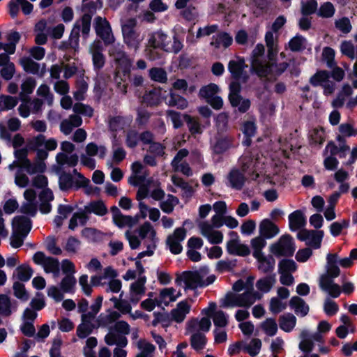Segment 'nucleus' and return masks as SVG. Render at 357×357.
Here are the masks:
<instances>
[{
    "label": "nucleus",
    "instance_id": "aec40b11",
    "mask_svg": "<svg viewBox=\"0 0 357 357\" xmlns=\"http://www.w3.org/2000/svg\"><path fill=\"white\" fill-rule=\"evenodd\" d=\"M162 98V89L159 87L146 92L143 96V100L148 106L154 107L160 104Z\"/></svg>",
    "mask_w": 357,
    "mask_h": 357
},
{
    "label": "nucleus",
    "instance_id": "9d476101",
    "mask_svg": "<svg viewBox=\"0 0 357 357\" xmlns=\"http://www.w3.org/2000/svg\"><path fill=\"white\" fill-rule=\"evenodd\" d=\"M19 4L21 5L22 13L24 15H29L33 11V5L27 0H10L8 7L9 14L12 18L17 16L20 10Z\"/></svg>",
    "mask_w": 357,
    "mask_h": 357
},
{
    "label": "nucleus",
    "instance_id": "0eeeda50",
    "mask_svg": "<svg viewBox=\"0 0 357 357\" xmlns=\"http://www.w3.org/2000/svg\"><path fill=\"white\" fill-rule=\"evenodd\" d=\"M247 68L243 57L238 56L236 60H230L228 63V70L231 73V78L235 80L242 79L243 82H247L248 76L244 73Z\"/></svg>",
    "mask_w": 357,
    "mask_h": 357
},
{
    "label": "nucleus",
    "instance_id": "09e8293b",
    "mask_svg": "<svg viewBox=\"0 0 357 357\" xmlns=\"http://www.w3.org/2000/svg\"><path fill=\"white\" fill-rule=\"evenodd\" d=\"M261 328L268 336H274L278 331V325L273 318L266 319L262 324Z\"/></svg>",
    "mask_w": 357,
    "mask_h": 357
},
{
    "label": "nucleus",
    "instance_id": "603ef678",
    "mask_svg": "<svg viewBox=\"0 0 357 357\" xmlns=\"http://www.w3.org/2000/svg\"><path fill=\"white\" fill-rule=\"evenodd\" d=\"M261 347V340L258 338H254L249 344L244 347V351L252 357H255L259 353Z\"/></svg>",
    "mask_w": 357,
    "mask_h": 357
},
{
    "label": "nucleus",
    "instance_id": "cd10ccee",
    "mask_svg": "<svg viewBox=\"0 0 357 357\" xmlns=\"http://www.w3.org/2000/svg\"><path fill=\"white\" fill-rule=\"evenodd\" d=\"M220 92V87L215 83H210L201 87L199 91V97L206 101L216 96Z\"/></svg>",
    "mask_w": 357,
    "mask_h": 357
},
{
    "label": "nucleus",
    "instance_id": "f3484780",
    "mask_svg": "<svg viewBox=\"0 0 357 357\" xmlns=\"http://www.w3.org/2000/svg\"><path fill=\"white\" fill-rule=\"evenodd\" d=\"M166 104L171 107H176L178 109H184L188 107V102L183 96L170 90L169 98L166 101Z\"/></svg>",
    "mask_w": 357,
    "mask_h": 357
},
{
    "label": "nucleus",
    "instance_id": "7ed1b4c3",
    "mask_svg": "<svg viewBox=\"0 0 357 357\" xmlns=\"http://www.w3.org/2000/svg\"><path fill=\"white\" fill-rule=\"evenodd\" d=\"M94 29L96 35L103 40L106 46L114 42L115 39L111 26L106 18H102L100 16L96 17L94 19Z\"/></svg>",
    "mask_w": 357,
    "mask_h": 357
},
{
    "label": "nucleus",
    "instance_id": "bf43d9fd",
    "mask_svg": "<svg viewBox=\"0 0 357 357\" xmlns=\"http://www.w3.org/2000/svg\"><path fill=\"white\" fill-rule=\"evenodd\" d=\"M139 218L140 216L138 214L134 217L130 215H124L122 214L119 220L120 221L118 222L116 226L119 228H123L125 226L132 227L139 222Z\"/></svg>",
    "mask_w": 357,
    "mask_h": 357
},
{
    "label": "nucleus",
    "instance_id": "a19ab883",
    "mask_svg": "<svg viewBox=\"0 0 357 357\" xmlns=\"http://www.w3.org/2000/svg\"><path fill=\"white\" fill-rule=\"evenodd\" d=\"M94 328H98L97 324L82 322L77 327L76 333L80 339H84L89 335Z\"/></svg>",
    "mask_w": 357,
    "mask_h": 357
},
{
    "label": "nucleus",
    "instance_id": "6e6552de",
    "mask_svg": "<svg viewBox=\"0 0 357 357\" xmlns=\"http://www.w3.org/2000/svg\"><path fill=\"white\" fill-rule=\"evenodd\" d=\"M103 46L100 40L95 41L91 46L93 66L95 71L101 70L106 61L105 56L102 53Z\"/></svg>",
    "mask_w": 357,
    "mask_h": 357
},
{
    "label": "nucleus",
    "instance_id": "e433bc0d",
    "mask_svg": "<svg viewBox=\"0 0 357 357\" xmlns=\"http://www.w3.org/2000/svg\"><path fill=\"white\" fill-rule=\"evenodd\" d=\"M20 63L25 72L33 75L38 74L40 70V64L33 61L31 58H22L20 61Z\"/></svg>",
    "mask_w": 357,
    "mask_h": 357
},
{
    "label": "nucleus",
    "instance_id": "9b49d317",
    "mask_svg": "<svg viewBox=\"0 0 357 357\" xmlns=\"http://www.w3.org/2000/svg\"><path fill=\"white\" fill-rule=\"evenodd\" d=\"M250 72L260 78H265L273 73V65L264 64L260 59L254 58L252 60Z\"/></svg>",
    "mask_w": 357,
    "mask_h": 357
},
{
    "label": "nucleus",
    "instance_id": "f03ea898",
    "mask_svg": "<svg viewBox=\"0 0 357 357\" xmlns=\"http://www.w3.org/2000/svg\"><path fill=\"white\" fill-rule=\"evenodd\" d=\"M270 250L276 257H292L296 250L293 237L288 234L282 235L278 242L271 245Z\"/></svg>",
    "mask_w": 357,
    "mask_h": 357
},
{
    "label": "nucleus",
    "instance_id": "c03bdc74",
    "mask_svg": "<svg viewBox=\"0 0 357 357\" xmlns=\"http://www.w3.org/2000/svg\"><path fill=\"white\" fill-rule=\"evenodd\" d=\"M137 347L142 351L137 354L135 357H149V355L155 349V347L153 344L142 339L137 342Z\"/></svg>",
    "mask_w": 357,
    "mask_h": 357
},
{
    "label": "nucleus",
    "instance_id": "052dcab7",
    "mask_svg": "<svg viewBox=\"0 0 357 357\" xmlns=\"http://www.w3.org/2000/svg\"><path fill=\"white\" fill-rule=\"evenodd\" d=\"M349 225V220H343L342 222H334L330 225L331 234L337 237L340 235L344 228H347Z\"/></svg>",
    "mask_w": 357,
    "mask_h": 357
},
{
    "label": "nucleus",
    "instance_id": "423d86ee",
    "mask_svg": "<svg viewBox=\"0 0 357 357\" xmlns=\"http://www.w3.org/2000/svg\"><path fill=\"white\" fill-rule=\"evenodd\" d=\"M183 281L185 284V289L194 290L197 287H201L202 276L199 271H185L182 273V275L178 276L176 279V283H179Z\"/></svg>",
    "mask_w": 357,
    "mask_h": 357
},
{
    "label": "nucleus",
    "instance_id": "ddd939ff",
    "mask_svg": "<svg viewBox=\"0 0 357 357\" xmlns=\"http://www.w3.org/2000/svg\"><path fill=\"white\" fill-rule=\"evenodd\" d=\"M259 234L262 237L270 239L279 233V227L269 219H264L259 224Z\"/></svg>",
    "mask_w": 357,
    "mask_h": 357
},
{
    "label": "nucleus",
    "instance_id": "20e7f679",
    "mask_svg": "<svg viewBox=\"0 0 357 357\" xmlns=\"http://www.w3.org/2000/svg\"><path fill=\"white\" fill-rule=\"evenodd\" d=\"M135 26V20L130 19L127 24L122 26V33L123 40L128 47L137 51L139 48V41L137 39L138 36L134 29Z\"/></svg>",
    "mask_w": 357,
    "mask_h": 357
},
{
    "label": "nucleus",
    "instance_id": "864d4df0",
    "mask_svg": "<svg viewBox=\"0 0 357 357\" xmlns=\"http://www.w3.org/2000/svg\"><path fill=\"white\" fill-rule=\"evenodd\" d=\"M116 335H128L130 333V325L126 321H118L109 328Z\"/></svg>",
    "mask_w": 357,
    "mask_h": 357
},
{
    "label": "nucleus",
    "instance_id": "6ab92c4d",
    "mask_svg": "<svg viewBox=\"0 0 357 357\" xmlns=\"http://www.w3.org/2000/svg\"><path fill=\"white\" fill-rule=\"evenodd\" d=\"M257 259L259 261L258 269L259 271L264 273H268L274 270L275 260L272 255L264 256L262 252H260Z\"/></svg>",
    "mask_w": 357,
    "mask_h": 357
},
{
    "label": "nucleus",
    "instance_id": "8fccbe9b",
    "mask_svg": "<svg viewBox=\"0 0 357 357\" xmlns=\"http://www.w3.org/2000/svg\"><path fill=\"white\" fill-rule=\"evenodd\" d=\"M335 9L331 2L327 1L321 5L317 15L324 18H330L335 14Z\"/></svg>",
    "mask_w": 357,
    "mask_h": 357
},
{
    "label": "nucleus",
    "instance_id": "39448f33",
    "mask_svg": "<svg viewBox=\"0 0 357 357\" xmlns=\"http://www.w3.org/2000/svg\"><path fill=\"white\" fill-rule=\"evenodd\" d=\"M234 139L229 135L217 136L214 142L211 144V149L213 155H222L233 148Z\"/></svg>",
    "mask_w": 357,
    "mask_h": 357
},
{
    "label": "nucleus",
    "instance_id": "774afa93",
    "mask_svg": "<svg viewBox=\"0 0 357 357\" xmlns=\"http://www.w3.org/2000/svg\"><path fill=\"white\" fill-rule=\"evenodd\" d=\"M167 116L171 119L174 128L178 129L183 126L184 120L182 119L180 112L169 109L167 111Z\"/></svg>",
    "mask_w": 357,
    "mask_h": 357
},
{
    "label": "nucleus",
    "instance_id": "f8f14e48",
    "mask_svg": "<svg viewBox=\"0 0 357 357\" xmlns=\"http://www.w3.org/2000/svg\"><path fill=\"white\" fill-rule=\"evenodd\" d=\"M306 223V217L301 210H296L289 215V227L291 231L304 227Z\"/></svg>",
    "mask_w": 357,
    "mask_h": 357
},
{
    "label": "nucleus",
    "instance_id": "ea45409f",
    "mask_svg": "<svg viewBox=\"0 0 357 357\" xmlns=\"http://www.w3.org/2000/svg\"><path fill=\"white\" fill-rule=\"evenodd\" d=\"M301 13L303 16H309L315 13L317 10L318 3L317 0L302 1Z\"/></svg>",
    "mask_w": 357,
    "mask_h": 357
},
{
    "label": "nucleus",
    "instance_id": "4d7b16f0",
    "mask_svg": "<svg viewBox=\"0 0 357 357\" xmlns=\"http://www.w3.org/2000/svg\"><path fill=\"white\" fill-rule=\"evenodd\" d=\"M237 306L248 308L254 304V299L251 300L250 293L245 291L243 294H236Z\"/></svg>",
    "mask_w": 357,
    "mask_h": 357
},
{
    "label": "nucleus",
    "instance_id": "0e129e2a",
    "mask_svg": "<svg viewBox=\"0 0 357 357\" xmlns=\"http://www.w3.org/2000/svg\"><path fill=\"white\" fill-rule=\"evenodd\" d=\"M45 136L43 134H39L28 142L27 147L30 151H36L42 146H45Z\"/></svg>",
    "mask_w": 357,
    "mask_h": 357
},
{
    "label": "nucleus",
    "instance_id": "a878e982",
    "mask_svg": "<svg viewBox=\"0 0 357 357\" xmlns=\"http://www.w3.org/2000/svg\"><path fill=\"white\" fill-rule=\"evenodd\" d=\"M22 167L30 175L36 173H43L46 170L45 162H35L31 163L29 159L22 163Z\"/></svg>",
    "mask_w": 357,
    "mask_h": 357
},
{
    "label": "nucleus",
    "instance_id": "338daca9",
    "mask_svg": "<svg viewBox=\"0 0 357 357\" xmlns=\"http://www.w3.org/2000/svg\"><path fill=\"white\" fill-rule=\"evenodd\" d=\"M335 26L336 29H337L344 34L349 33L352 29L349 19L346 17L336 20L335 22Z\"/></svg>",
    "mask_w": 357,
    "mask_h": 357
},
{
    "label": "nucleus",
    "instance_id": "680f3d73",
    "mask_svg": "<svg viewBox=\"0 0 357 357\" xmlns=\"http://www.w3.org/2000/svg\"><path fill=\"white\" fill-rule=\"evenodd\" d=\"M335 50L330 47H326L323 50L322 56L323 59L326 61L327 66L330 68H333L336 65L335 61Z\"/></svg>",
    "mask_w": 357,
    "mask_h": 357
},
{
    "label": "nucleus",
    "instance_id": "c85d7f7f",
    "mask_svg": "<svg viewBox=\"0 0 357 357\" xmlns=\"http://www.w3.org/2000/svg\"><path fill=\"white\" fill-rule=\"evenodd\" d=\"M331 77V73L326 70H318L310 78V83L317 87L322 86Z\"/></svg>",
    "mask_w": 357,
    "mask_h": 357
},
{
    "label": "nucleus",
    "instance_id": "473e14b6",
    "mask_svg": "<svg viewBox=\"0 0 357 357\" xmlns=\"http://www.w3.org/2000/svg\"><path fill=\"white\" fill-rule=\"evenodd\" d=\"M77 283L76 278L72 274H67L61 281L60 287L64 293L73 294Z\"/></svg>",
    "mask_w": 357,
    "mask_h": 357
},
{
    "label": "nucleus",
    "instance_id": "49530a36",
    "mask_svg": "<svg viewBox=\"0 0 357 357\" xmlns=\"http://www.w3.org/2000/svg\"><path fill=\"white\" fill-rule=\"evenodd\" d=\"M11 313V302L9 296L6 294H0V314L8 317Z\"/></svg>",
    "mask_w": 357,
    "mask_h": 357
},
{
    "label": "nucleus",
    "instance_id": "a18cd8bd",
    "mask_svg": "<svg viewBox=\"0 0 357 357\" xmlns=\"http://www.w3.org/2000/svg\"><path fill=\"white\" fill-rule=\"evenodd\" d=\"M149 76L153 81L165 83L167 80L166 71L161 68L153 67L149 70Z\"/></svg>",
    "mask_w": 357,
    "mask_h": 357
},
{
    "label": "nucleus",
    "instance_id": "37998d69",
    "mask_svg": "<svg viewBox=\"0 0 357 357\" xmlns=\"http://www.w3.org/2000/svg\"><path fill=\"white\" fill-rule=\"evenodd\" d=\"M43 266L47 273H52L55 276L59 273V261L56 258L48 257Z\"/></svg>",
    "mask_w": 357,
    "mask_h": 357
},
{
    "label": "nucleus",
    "instance_id": "72a5a7b5",
    "mask_svg": "<svg viewBox=\"0 0 357 357\" xmlns=\"http://www.w3.org/2000/svg\"><path fill=\"white\" fill-rule=\"evenodd\" d=\"M207 342L206 337L204 334L197 332L190 337V345L195 351H200L204 348Z\"/></svg>",
    "mask_w": 357,
    "mask_h": 357
},
{
    "label": "nucleus",
    "instance_id": "c756f323",
    "mask_svg": "<svg viewBox=\"0 0 357 357\" xmlns=\"http://www.w3.org/2000/svg\"><path fill=\"white\" fill-rule=\"evenodd\" d=\"M184 121L188 128L190 132L192 135L202 133V128L199 121L195 117L192 116L188 114H184L183 115Z\"/></svg>",
    "mask_w": 357,
    "mask_h": 357
},
{
    "label": "nucleus",
    "instance_id": "de8ad7c7",
    "mask_svg": "<svg viewBox=\"0 0 357 357\" xmlns=\"http://www.w3.org/2000/svg\"><path fill=\"white\" fill-rule=\"evenodd\" d=\"M171 180L173 184L177 187L181 188L182 190L188 193V196L191 197L193 193V189L191 185L188 184L183 178L179 177L176 175H172Z\"/></svg>",
    "mask_w": 357,
    "mask_h": 357
},
{
    "label": "nucleus",
    "instance_id": "69168bd1",
    "mask_svg": "<svg viewBox=\"0 0 357 357\" xmlns=\"http://www.w3.org/2000/svg\"><path fill=\"white\" fill-rule=\"evenodd\" d=\"M73 109L75 114H82L89 117H91L93 114V109L91 106L82 102H76L73 105Z\"/></svg>",
    "mask_w": 357,
    "mask_h": 357
},
{
    "label": "nucleus",
    "instance_id": "1a4fd4ad",
    "mask_svg": "<svg viewBox=\"0 0 357 357\" xmlns=\"http://www.w3.org/2000/svg\"><path fill=\"white\" fill-rule=\"evenodd\" d=\"M13 231L22 234L26 236L32 228L31 220L24 215H17L12 220Z\"/></svg>",
    "mask_w": 357,
    "mask_h": 357
},
{
    "label": "nucleus",
    "instance_id": "f257e3e1",
    "mask_svg": "<svg viewBox=\"0 0 357 357\" xmlns=\"http://www.w3.org/2000/svg\"><path fill=\"white\" fill-rule=\"evenodd\" d=\"M114 61L116 64L115 80L119 83L125 82L130 76L132 61L125 52L121 50L116 52Z\"/></svg>",
    "mask_w": 357,
    "mask_h": 357
},
{
    "label": "nucleus",
    "instance_id": "f704fd0d",
    "mask_svg": "<svg viewBox=\"0 0 357 357\" xmlns=\"http://www.w3.org/2000/svg\"><path fill=\"white\" fill-rule=\"evenodd\" d=\"M311 235L306 245L314 248L319 249L321 247L324 232L323 230H310Z\"/></svg>",
    "mask_w": 357,
    "mask_h": 357
},
{
    "label": "nucleus",
    "instance_id": "4468645a",
    "mask_svg": "<svg viewBox=\"0 0 357 357\" xmlns=\"http://www.w3.org/2000/svg\"><path fill=\"white\" fill-rule=\"evenodd\" d=\"M229 185L231 188L240 190L243 188L245 177L238 169H232L227 175Z\"/></svg>",
    "mask_w": 357,
    "mask_h": 357
},
{
    "label": "nucleus",
    "instance_id": "e2e57ef3",
    "mask_svg": "<svg viewBox=\"0 0 357 357\" xmlns=\"http://www.w3.org/2000/svg\"><path fill=\"white\" fill-rule=\"evenodd\" d=\"M14 295L17 298L26 301L29 299V294L25 289L24 285L20 282H15L13 283Z\"/></svg>",
    "mask_w": 357,
    "mask_h": 357
},
{
    "label": "nucleus",
    "instance_id": "393cba45",
    "mask_svg": "<svg viewBox=\"0 0 357 357\" xmlns=\"http://www.w3.org/2000/svg\"><path fill=\"white\" fill-rule=\"evenodd\" d=\"M85 210L89 213H94L98 216H103L107 213V208L102 200L90 202L85 206Z\"/></svg>",
    "mask_w": 357,
    "mask_h": 357
},
{
    "label": "nucleus",
    "instance_id": "58836bf2",
    "mask_svg": "<svg viewBox=\"0 0 357 357\" xmlns=\"http://www.w3.org/2000/svg\"><path fill=\"white\" fill-rule=\"evenodd\" d=\"M77 90L74 92V98L77 101L85 99V93L88 90L87 82L82 77L76 81Z\"/></svg>",
    "mask_w": 357,
    "mask_h": 357
},
{
    "label": "nucleus",
    "instance_id": "13d9d810",
    "mask_svg": "<svg viewBox=\"0 0 357 357\" xmlns=\"http://www.w3.org/2000/svg\"><path fill=\"white\" fill-rule=\"evenodd\" d=\"M139 142V135L136 130L128 131L126 137V144L130 149H135Z\"/></svg>",
    "mask_w": 357,
    "mask_h": 357
},
{
    "label": "nucleus",
    "instance_id": "7c9ffc66",
    "mask_svg": "<svg viewBox=\"0 0 357 357\" xmlns=\"http://www.w3.org/2000/svg\"><path fill=\"white\" fill-rule=\"evenodd\" d=\"M241 130L243 136L255 137L257 131L256 119L252 116L250 119L244 121L241 125Z\"/></svg>",
    "mask_w": 357,
    "mask_h": 357
},
{
    "label": "nucleus",
    "instance_id": "6e6d98bb",
    "mask_svg": "<svg viewBox=\"0 0 357 357\" xmlns=\"http://www.w3.org/2000/svg\"><path fill=\"white\" fill-rule=\"evenodd\" d=\"M237 259L220 260L216 265V271L219 273L231 272L236 266Z\"/></svg>",
    "mask_w": 357,
    "mask_h": 357
},
{
    "label": "nucleus",
    "instance_id": "5701e85b",
    "mask_svg": "<svg viewBox=\"0 0 357 357\" xmlns=\"http://www.w3.org/2000/svg\"><path fill=\"white\" fill-rule=\"evenodd\" d=\"M278 321L281 330L286 333H290L296 326V318L293 314L287 313L281 315Z\"/></svg>",
    "mask_w": 357,
    "mask_h": 357
},
{
    "label": "nucleus",
    "instance_id": "2f4dec72",
    "mask_svg": "<svg viewBox=\"0 0 357 357\" xmlns=\"http://www.w3.org/2000/svg\"><path fill=\"white\" fill-rule=\"evenodd\" d=\"M75 182L70 173L62 172L59 177V185L61 191H68L75 187Z\"/></svg>",
    "mask_w": 357,
    "mask_h": 357
},
{
    "label": "nucleus",
    "instance_id": "4be33fe9",
    "mask_svg": "<svg viewBox=\"0 0 357 357\" xmlns=\"http://www.w3.org/2000/svg\"><path fill=\"white\" fill-rule=\"evenodd\" d=\"M36 86V82L33 77H27L22 84V91L20 93V97L23 102H29V94L32 93Z\"/></svg>",
    "mask_w": 357,
    "mask_h": 357
},
{
    "label": "nucleus",
    "instance_id": "412c9836",
    "mask_svg": "<svg viewBox=\"0 0 357 357\" xmlns=\"http://www.w3.org/2000/svg\"><path fill=\"white\" fill-rule=\"evenodd\" d=\"M109 314H105L103 313H101L97 320H96V324L97 327H106L109 324H112L114 322H116V321L120 318L121 314L119 312L112 310L111 309H109L108 310Z\"/></svg>",
    "mask_w": 357,
    "mask_h": 357
},
{
    "label": "nucleus",
    "instance_id": "2eb2a0df",
    "mask_svg": "<svg viewBox=\"0 0 357 357\" xmlns=\"http://www.w3.org/2000/svg\"><path fill=\"white\" fill-rule=\"evenodd\" d=\"M232 43V36L227 32L221 31L216 36H213L212 41L210 43V45L215 49H219L221 46L224 48H228L231 45Z\"/></svg>",
    "mask_w": 357,
    "mask_h": 357
},
{
    "label": "nucleus",
    "instance_id": "a211bd4d",
    "mask_svg": "<svg viewBox=\"0 0 357 357\" xmlns=\"http://www.w3.org/2000/svg\"><path fill=\"white\" fill-rule=\"evenodd\" d=\"M167 35L162 31L154 32L149 39V46L154 49L164 50L167 45Z\"/></svg>",
    "mask_w": 357,
    "mask_h": 357
},
{
    "label": "nucleus",
    "instance_id": "bb28decb",
    "mask_svg": "<svg viewBox=\"0 0 357 357\" xmlns=\"http://www.w3.org/2000/svg\"><path fill=\"white\" fill-rule=\"evenodd\" d=\"M275 282V274H271L259 279L256 282V287L259 291L268 293L271 291Z\"/></svg>",
    "mask_w": 357,
    "mask_h": 357
},
{
    "label": "nucleus",
    "instance_id": "c9c22d12",
    "mask_svg": "<svg viewBox=\"0 0 357 357\" xmlns=\"http://www.w3.org/2000/svg\"><path fill=\"white\" fill-rule=\"evenodd\" d=\"M306 39L300 34L296 35L288 43L289 50L293 52H301L305 49Z\"/></svg>",
    "mask_w": 357,
    "mask_h": 357
},
{
    "label": "nucleus",
    "instance_id": "5fc2aeb1",
    "mask_svg": "<svg viewBox=\"0 0 357 357\" xmlns=\"http://www.w3.org/2000/svg\"><path fill=\"white\" fill-rule=\"evenodd\" d=\"M139 236L141 238L144 239L149 233H150V237L153 241L156 236V231L153 228L151 224L149 222H145L139 228Z\"/></svg>",
    "mask_w": 357,
    "mask_h": 357
},
{
    "label": "nucleus",
    "instance_id": "3c124183",
    "mask_svg": "<svg viewBox=\"0 0 357 357\" xmlns=\"http://www.w3.org/2000/svg\"><path fill=\"white\" fill-rule=\"evenodd\" d=\"M213 320L217 328H225L228 325V315L222 310L216 311L213 316Z\"/></svg>",
    "mask_w": 357,
    "mask_h": 357
},
{
    "label": "nucleus",
    "instance_id": "b1692460",
    "mask_svg": "<svg viewBox=\"0 0 357 357\" xmlns=\"http://www.w3.org/2000/svg\"><path fill=\"white\" fill-rule=\"evenodd\" d=\"M326 274L332 277H338L340 273V269L337 266V254L328 253L326 256Z\"/></svg>",
    "mask_w": 357,
    "mask_h": 357
},
{
    "label": "nucleus",
    "instance_id": "dca6fc26",
    "mask_svg": "<svg viewBox=\"0 0 357 357\" xmlns=\"http://www.w3.org/2000/svg\"><path fill=\"white\" fill-rule=\"evenodd\" d=\"M289 305L291 309L294 310L295 313L301 317L306 316L310 310V307L305 301L297 296L291 297Z\"/></svg>",
    "mask_w": 357,
    "mask_h": 357
},
{
    "label": "nucleus",
    "instance_id": "79ce46f5",
    "mask_svg": "<svg viewBox=\"0 0 357 357\" xmlns=\"http://www.w3.org/2000/svg\"><path fill=\"white\" fill-rule=\"evenodd\" d=\"M297 269L296 262L291 259H282L278 263V273H293Z\"/></svg>",
    "mask_w": 357,
    "mask_h": 357
},
{
    "label": "nucleus",
    "instance_id": "4c0bfd02",
    "mask_svg": "<svg viewBox=\"0 0 357 357\" xmlns=\"http://www.w3.org/2000/svg\"><path fill=\"white\" fill-rule=\"evenodd\" d=\"M16 271L18 280L22 282L29 281L33 273V268L27 264L20 265L17 267Z\"/></svg>",
    "mask_w": 357,
    "mask_h": 357
}]
</instances>
